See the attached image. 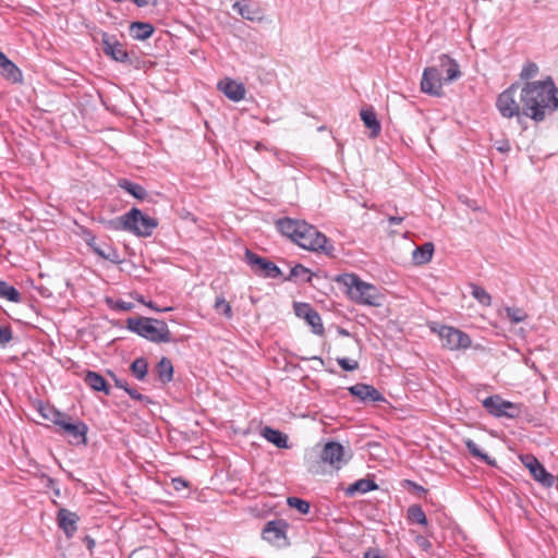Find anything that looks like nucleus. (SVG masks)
<instances>
[{
	"mask_svg": "<svg viewBox=\"0 0 558 558\" xmlns=\"http://www.w3.org/2000/svg\"><path fill=\"white\" fill-rule=\"evenodd\" d=\"M522 114L535 122L545 120L547 112L558 109V88L551 77L526 82L520 87Z\"/></svg>",
	"mask_w": 558,
	"mask_h": 558,
	"instance_id": "nucleus-1",
	"label": "nucleus"
},
{
	"mask_svg": "<svg viewBox=\"0 0 558 558\" xmlns=\"http://www.w3.org/2000/svg\"><path fill=\"white\" fill-rule=\"evenodd\" d=\"M101 223L110 231H126L140 238H148L158 227V220L132 207L122 216L101 220Z\"/></svg>",
	"mask_w": 558,
	"mask_h": 558,
	"instance_id": "nucleus-2",
	"label": "nucleus"
},
{
	"mask_svg": "<svg viewBox=\"0 0 558 558\" xmlns=\"http://www.w3.org/2000/svg\"><path fill=\"white\" fill-rule=\"evenodd\" d=\"M126 328L154 343L172 341L171 331L166 322L151 317H129Z\"/></svg>",
	"mask_w": 558,
	"mask_h": 558,
	"instance_id": "nucleus-3",
	"label": "nucleus"
},
{
	"mask_svg": "<svg viewBox=\"0 0 558 558\" xmlns=\"http://www.w3.org/2000/svg\"><path fill=\"white\" fill-rule=\"evenodd\" d=\"M338 283L347 288L350 299L357 304L378 306V295L373 284L366 283L355 274H342L336 278Z\"/></svg>",
	"mask_w": 558,
	"mask_h": 558,
	"instance_id": "nucleus-4",
	"label": "nucleus"
},
{
	"mask_svg": "<svg viewBox=\"0 0 558 558\" xmlns=\"http://www.w3.org/2000/svg\"><path fill=\"white\" fill-rule=\"evenodd\" d=\"M294 243L304 250L323 252L326 255H331L335 250L327 236L306 221H304L302 229H300Z\"/></svg>",
	"mask_w": 558,
	"mask_h": 558,
	"instance_id": "nucleus-5",
	"label": "nucleus"
},
{
	"mask_svg": "<svg viewBox=\"0 0 558 558\" xmlns=\"http://www.w3.org/2000/svg\"><path fill=\"white\" fill-rule=\"evenodd\" d=\"M519 89V83L510 85L497 97L496 107L504 118H517L518 122L521 123L522 117L524 116L522 114V104L520 99L518 100Z\"/></svg>",
	"mask_w": 558,
	"mask_h": 558,
	"instance_id": "nucleus-6",
	"label": "nucleus"
},
{
	"mask_svg": "<svg viewBox=\"0 0 558 558\" xmlns=\"http://www.w3.org/2000/svg\"><path fill=\"white\" fill-rule=\"evenodd\" d=\"M483 407L495 417L517 418L524 414L521 403L510 402L499 395H493L484 399Z\"/></svg>",
	"mask_w": 558,
	"mask_h": 558,
	"instance_id": "nucleus-7",
	"label": "nucleus"
},
{
	"mask_svg": "<svg viewBox=\"0 0 558 558\" xmlns=\"http://www.w3.org/2000/svg\"><path fill=\"white\" fill-rule=\"evenodd\" d=\"M244 260L258 277L276 279L282 274L275 263L257 255L248 248L245 250Z\"/></svg>",
	"mask_w": 558,
	"mask_h": 558,
	"instance_id": "nucleus-8",
	"label": "nucleus"
},
{
	"mask_svg": "<svg viewBox=\"0 0 558 558\" xmlns=\"http://www.w3.org/2000/svg\"><path fill=\"white\" fill-rule=\"evenodd\" d=\"M318 458L319 462L328 464L336 471L342 469L350 459V457H345L344 447L333 440H329L324 445L319 451Z\"/></svg>",
	"mask_w": 558,
	"mask_h": 558,
	"instance_id": "nucleus-9",
	"label": "nucleus"
},
{
	"mask_svg": "<svg viewBox=\"0 0 558 558\" xmlns=\"http://www.w3.org/2000/svg\"><path fill=\"white\" fill-rule=\"evenodd\" d=\"M58 428L56 432L69 438L72 445H86L87 425L83 421H52Z\"/></svg>",
	"mask_w": 558,
	"mask_h": 558,
	"instance_id": "nucleus-10",
	"label": "nucleus"
},
{
	"mask_svg": "<svg viewBox=\"0 0 558 558\" xmlns=\"http://www.w3.org/2000/svg\"><path fill=\"white\" fill-rule=\"evenodd\" d=\"M288 529L289 524L287 521L282 519L271 520L263 527L262 537L264 541L278 548L287 547L289 545L287 537Z\"/></svg>",
	"mask_w": 558,
	"mask_h": 558,
	"instance_id": "nucleus-11",
	"label": "nucleus"
},
{
	"mask_svg": "<svg viewBox=\"0 0 558 558\" xmlns=\"http://www.w3.org/2000/svg\"><path fill=\"white\" fill-rule=\"evenodd\" d=\"M438 335L442 340V347L449 350L468 349L472 344L468 333L451 326H440Z\"/></svg>",
	"mask_w": 558,
	"mask_h": 558,
	"instance_id": "nucleus-12",
	"label": "nucleus"
},
{
	"mask_svg": "<svg viewBox=\"0 0 558 558\" xmlns=\"http://www.w3.org/2000/svg\"><path fill=\"white\" fill-rule=\"evenodd\" d=\"M101 46L104 53L112 60L123 64H132V59L124 48V45L121 44L114 35L102 33Z\"/></svg>",
	"mask_w": 558,
	"mask_h": 558,
	"instance_id": "nucleus-13",
	"label": "nucleus"
},
{
	"mask_svg": "<svg viewBox=\"0 0 558 558\" xmlns=\"http://www.w3.org/2000/svg\"><path fill=\"white\" fill-rule=\"evenodd\" d=\"M521 462L529 469L532 477L541 483L544 487H551L555 482L554 475L546 471L541 462L533 454H524L520 457Z\"/></svg>",
	"mask_w": 558,
	"mask_h": 558,
	"instance_id": "nucleus-14",
	"label": "nucleus"
},
{
	"mask_svg": "<svg viewBox=\"0 0 558 558\" xmlns=\"http://www.w3.org/2000/svg\"><path fill=\"white\" fill-rule=\"evenodd\" d=\"M421 90L430 96L440 97L442 95V80L437 68L428 66L424 70Z\"/></svg>",
	"mask_w": 558,
	"mask_h": 558,
	"instance_id": "nucleus-15",
	"label": "nucleus"
},
{
	"mask_svg": "<svg viewBox=\"0 0 558 558\" xmlns=\"http://www.w3.org/2000/svg\"><path fill=\"white\" fill-rule=\"evenodd\" d=\"M294 311L298 317L305 319V322L312 327V331L315 335H324L325 329L320 315L308 303H296L294 305Z\"/></svg>",
	"mask_w": 558,
	"mask_h": 558,
	"instance_id": "nucleus-16",
	"label": "nucleus"
},
{
	"mask_svg": "<svg viewBox=\"0 0 558 558\" xmlns=\"http://www.w3.org/2000/svg\"><path fill=\"white\" fill-rule=\"evenodd\" d=\"M78 515L65 508H60L57 512L58 526L64 532L68 538L73 537L77 531Z\"/></svg>",
	"mask_w": 558,
	"mask_h": 558,
	"instance_id": "nucleus-17",
	"label": "nucleus"
},
{
	"mask_svg": "<svg viewBox=\"0 0 558 558\" xmlns=\"http://www.w3.org/2000/svg\"><path fill=\"white\" fill-rule=\"evenodd\" d=\"M304 220L292 219L289 217L280 218L276 221L278 232L295 242L300 229H302Z\"/></svg>",
	"mask_w": 558,
	"mask_h": 558,
	"instance_id": "nucleus-18",
	"label": "nucleus"
},
{
	"mask_svg": "<svg viewBox=\"0 0 558 558\" xmlns=\"http://www.w3.org/2000/svg\"><path fill=\"white\" fill-rule=\"evenodd\" d=\"M352 396L357 397L360 400L366 402L384 401L383 395L373 386L366 384H356L349 388Z\"/></svg>",
	"mask_w": 558,
	"mask_h": 558,
	"instance_id": "nucleus-19",
	"label": "nucleus"
},
{
	"mask_svg": "<svg viewBox=\"0 0 558 558\" xmlns=\"http://www.w3.org/2000/svg\"><path fill=\"white\" fill-rule=\"evenodd\" d=\"M218 89L221 90L225 94V96L232 101H240L245 96L244 85L231 78L220 81L218 83Z\"/></svg>",
	"mask_w": 558,
	"mask_h": 558,
	"instance_id": "nucleus-20",
	"label": "nucleus"
},
{
	"mask_svg": "<svg viewBox=\"0 0 558 558\" xmlns=\"http://www.w3.org/2000/svg\"><path fill=\"white\" fill-rule=\"evenodd\" d=\"M0 75L14 84L23 81L22 71L4 53L1 59Z\"/></svg>",
	"mask_w": 558,
	"mask_h": 558,
	"instance_id": "nucleus-21",
	"label": "nucleus"
},
{
	"mask_svg": "<svg viewBox=\"0 0 558 558\" xmlns=\"http://www.w3.org/2000/svg\"><path fill=\"white\" fill-rule=\"evenodd\" d=\"M360 116L364 125L369 129L371 137H377L381 132V125L375 110L372 107L364 108L361 110Z\"/></svg>",
	"mask_w": 558,
	"mask_h": 558,
	"instance_id": "nucleus-22",
	"label": "nucleus"
},
{
	"mask_svg": "<svg viewBox=\"0 0 558 558\" xmlns=\"http://www.w3.org/2000/svg\"><path fill=\"white\" fill-rule=\"evenodd\" d=\"M85 384L95 391L110 395V387L102 375L94 371H87L84 376Z\"/></svg>",
	"mask_w": 558,
	"mask_h": 558,
	"instance_id": "nucleus-23",
	"label": "nucleus"
},
{
	"mask_svg": "<svg viewBox=\"0 0 558 558\" xmlns=\"http://www.w3.org/2000/svg\"><path fill=\"white\" fill-rule=\"evenodd\" d=\"M378 489V485L372 478H361L352 483L345 488L347 497H354L356 494H366Z\"/></svg>",
	"mask_w": 558,
	"mask_h": 558,
	"instance_id": "nucleus-24",
	"label": "nucleus"
},
{
	"mask_svg": "<svg viewBox=\"0 0 558 558\" xmlns=\"http://www.w3.org/2000/svg\"><path fill=\"white\" fill-rule=\"evenodd\" d=\"M434 255V244L425 242L423 245L417 246L412 253V262L414 265L421 266L429 263Z\"/></svg>",
	"mask_w": 558,
	"mask_h": 558,
	"instance_id": "nucleus-25",
	"label": "nucleus"
},
{
	"mask_svg": "<svg viewBox=\"0 0 558 558\" xmlns=\"http://www.w3.org/2000/svg\"><path fill=\"white\" fill-rule=\"evenodd\" d=\"M260 435L278 448H289L288 436L278 429L265 426L262 428Z\"/></svg>",
	"mask_w": 558,
	"mask_h": 558,
	"instance_id": "nucleus-26",
	"label": "nucleus"
},
{
	"mask_svg": "<svg viewBox=\"0 0 558 558\" xmlns=\"http://www.w3.org/2000/svg\"><path fill=\"white\" fill-rule=\"evenodd\" d=\"M439 62L441 66H447L445 82L451 83L461 76L459 64L448 54H441L439 57Z\"/></svg>",
	"mask_w": 558,
	"mask_h": 558,
	"instance_id": "nucleus-27",
	"label": "nucleus"
},
{
	"mask_svg": "<svg viewBox=\"0 0 558 558\" xmlns=\"http://www.w3.org/2000/svg\"><path fill=\"white\" fill-rule=\"evenodd\" d=\"M154 31V26L146 22H132L130 25V35L136 40H145L149 38Z\"/></svg>",
	"mask_w": 558,
	"mask_h": 558,
	"instance_id": "nucleus-28",
	"label": "nucleus"
},
{
	"mask_svg": "<svg viewBox=\"0 0 558 558\" xmlns=\"http://www.w3.org/2000/svg\"><path fill=\"white\" fill-rule=\"evenodd\" d=\"M158 379L162 384H168L173 379V365L170 359L163 356L156 365Z\"/></svg>",
	"mask_w": 558,
	"mask_h": 558,
	"instance_id": "nucleus-29",
	"label": "nucleus"
},
{
	"mask_svg": "<svg viewBox=\"0 0 558 558\" xmlns=\"http://www.w3.org/2000/svg\"><path fill=\"white\" fill-rule=\"evenodd\" d=\"M233 10H235L243 19L252 22L260 21L263 19L260 10L247 3L235 2L233 4Z\"/></svg>",
	"mask_w": 558,
	"mask_h": 558,
	"instance_id": "nucleus-30",
	"label": "nucleus"
},
{
	"mask_svg": "<svg viewBox=\"0 0 558 558\" xmlns=\"http://www.w3.org/2000/svg\"><path fill=\"white\" fill-rule=\"evenodd\" d=\"M118 185L136 199L142 201L147 197V191L138 183L132 182L128 179H120Z\"/></svg>",
	"mask_w": 558,
	"mask_h": 558,
	"instance_id": "nucleus-31",
	"label": "nucleus"
},
{
	"mask_svg": "<svg viewBox=\"0 0 558 558\" xmlns=\"http://www.w3.org/2000/svg\"><path fill=\"white\" fill-rule=\"evenodd\" d=\"M313 278V272L302 264H296L290 270L289 276L286 280H294L295 282L307 283L311 282Z\"/></svg>",
	"mask_w": 558,
	"mask_h": 558,
	"instance_id": "nucleus-32",
	"label": "nucleus"
},
{
	"mask_svg": "<svg viewBox=\"0 0 558 558\" xmlns=\"http://www.w3.org/2000/svg\"><path fill=\"white\" fill-rule=\"evenodd\" d=\"M0 299H4L13 303H20L22 301V295L15 287L9 284L7 281L0 280Z\"/></svg>",
	"mask_w": 558,
	"mask_h": 558,
	"instance_id": "nucleus-33",
	"label": "nucleus"
},
{
	"mask_svg": "<svg viewBox=\"0 0 558 558\" xmlns=\"http://www.w3.org/2000/svg\"><path fill=\"white\" fill-rule=\"evenodd\" d=\"M465 447L468 448L469 452L477 458L478 460L485 462L486 464L488 465H492V466H495L496 465V461L495 459H492L488 454H486L485 452H483L480 447L475 444V441H473L472 439L470 438H466L463 440Z\"/></svg>",
	"mask_w": 558,
	"mask_h": 558,
	"instance_id": "nucleus-34",
	"label": "nucleus"
},
{
	"mask_svg": "<svg viewBox=\"0 0 558 558\" xmlns=\"http://www.w3.org/2000/svg\"><path fill=\"white\" fill-rule=\"evenodd\" d=\"M407 515L409 521L413 523H417L420 525H427V518L420 505H412L408 508Z\"/></svg>",
	"mask_w": 558,
	"mask_h": 558,
	"instance_id": "nucleus-35",
	"label": "nucleus"
},
{
	"mask_svg": "<svg viewBox=\"0 0 558 558\" xmlns=\"http://www.w3.org/2000/svg\"><path fill=\"white\" fill-rule=\"evenodd\" d=\"M130 369L136 379L143 380L147 375L148 363L145 357H137L132 362Z\"/></svg>",
	"mask_w": 558,
	"mask_h": 558,
	"instance_id": "nucleus-36",
	"label": "nucleus"
},
{
	"mask_svg": "<svg viewBox=\"0 0 558 558\" xmlns=\"http://www.w3.org/2000/svg\"><path fill=\"white\" fill-rule=\"evenodd\" d=\"M94 253L99 257L116 264L121 262L118 251L109 245H105V247L98 245L97 247H94Z\"/></svg>",
	"mask_w": 558,
	"mask_h": 558,
	"instance_id": "nucleus-37",
	"label": "nucleus"
},
{
	"mask_svg": "<svg viewBox=\"0 0 558 558\" xmlns=\"http://www.w3.org/2000/svg\"><path fill=\"white\" fill-rule=\"evenodd\" d=\"M214 308L218 314L223 315L228 319H231L233 316L230 303L222 295L216 296Z\"/></svg>",
	"mask_w": 558,
	"mask_h": 558,
	"instance_id": "nucleus-38",
	"label": "nucleus"
},
{
	"mask_svg": "<svg viewBox=\"0 0 558 558\" xmlns=\"http://www.w3.org/2000/svg\"><path fill=\"white\" fill-rule=\"evenodd\" d=\"M471 288H472V291H471L472 296L480 304H482L484 306H489L492 304V298H490L489 293L486 292L485 289H483L482 287L476 286V284H472Z\"/></svg>",
	"mask_w": 558,
	"mask_h": 558,
	"instance_id": "nucleus-39",
	"label": "nucleus"
},
{
	"mask_svg": "<svg viewBox=\"0 0 558 558\" xmlns=\"http://www.w3.org/2000/svg\"><path fill=\"white\" fill-rule=\"evenodd\" d=\"M287 504L289 507L296 509L301 514H307L311 509L310 502L299 497H289Z\"/></svg>",
	"mask_w": 558,
	"mask_h": 558,
	"instance_id": "nucleus-40",
	"label": "nucleus"
},
{
	"mask_svg": "<svg viewBox=\"0 0 558 558\" xmlns=\"http://www.w3.org/2000/svg\"><path fill=\"white\" fill-rule=\"evenodd\" d=\"M506 317L513 324L521 323L526 319V313L519 307H506Z\"/></svg>",
	"mask_w": 558,
	"mask_h": 558,
	"instance_id": "nucleus-41",
	"label": "nucleus"
},
{
	"mask_svg": "<svg viewBox=\"0 0 558 558\" xmlns=\"http://www.w3.org/2000/svg\"><path fill=\"white\" fill-rule=\"evenodd\" d=\"M537 73H538L537 64L534 63V62H527L522 68V71L520 73V77L522 80H530V78H533L534 76H536Z\"/></svg>",
	"mask_w": 558,
	"mask_h": 558,
	"instance_id": "nucleus-42",
	"label": "nucleus"
},
{
	"mask_svg": "<svg viewBox=\"0 0 558 558\" xmlns=\"http://www.w3.org/2000/svg\"><path fill=\"white\" fill-rule=\"evenodd\" d=\"M107 304L117 311L130 312L133 310L134 304L132 302H126L123 300L112 301L111 299H107Z\"/></svg>",
	"mask_w": 558,
	"mask_h": 558,
	"instance_id": "nucleus-43",
	"label": "nucleus"
},
{
	"mask_svg": "<svg viewBox=\"0 0 558 558\" xmlns=\"http://www.w3.org/2000/svg\"><path fill=\"white\" fill-rule=\"evenodd\" d=\"M13 338L12 329L9 325H0V345L4 347Z\"/></svg>",
	"mask_w": 558,
	"mask_h": 558,
	"instance_id": "nucleus-44",
	"label": "nucleus"
},
{
	"mask_svg": "<svg viewBox=\"0 0 558 558\" xmlns=\"http://www.w3.org/2000/svg\"><path fill=\"white\" fill-rule=\"evenodd\" d=\"M338 364L343 371L352 372L359 367V363L355 360H350L348 357H339L337 359Z\"/></svg>",
	"mask_w": 558,
	"mask_h": 558,
	"instance_id": "nucleus-45",
	"label": "nucleus"
},
{
	"mask_svg": "<svg viewBox=\"0 0 558 558\" xmlns=\"http://www.w3.org/2000/svg\"><path fill=\"white\" fill-rule=\"evenodd\" d=\"M171 485L174 490L181 492L184 488L189 487L187 481H185L183 477H174L171 481Z\"/></svg>",
	"mask_w": 558,
	"mask_h": 558,
	"instance_id": "nucleus-46",
	"label": "nucleus"
},
{
	"mask_svg": "<svg viewBox=\"0 0 558 558\" xmlns=\"http://www.w3.org/2000/svg\"><path fill=\"white\" fill-rule=\"evenodd\" d=\"M132 399L134 400H138V401H147V402H150L149 398L140 393L136 389L134 388H131L129 386V388L126 389L125 391Z\"/></svg>",
	"mask_w": 558,
	"mask_h": 558,
	"instance_id": "nucleus-47",
	"label": "nucleus"
},
{
	"mask_svg": "<svg viewBox=\"0 0 558 558\" xmlns=\"http://www.w3.org/2000/svg\"><path fill=\"white\" fill-rule=\"evenodd\" d=\"M109 375L112 377V379L114 380V384L118 388L126 391V389L129 388V384L126 383V380L117 377L116 374L112 372H109Z\"/></svg>",
	"mask_w": 558,
	"mask_h": 558,
	"instance_id": "nucleus-48",
	"label": "nucleus"
},
{
	"mask_svg": "<svg viewBox=\"0 0 558 558\" xmlns=\"http://www.w3.org/2000/svg\"><path fill=\"white\" fill-rule=\"evenodd\" d=\"M364 558H385L384 555L377 548H371L364 554Z\"/></svg>",
	"mask_w": 558,
	"mask_h": 558,
	"instance_id": "nucleus-49",
	"label": "nucleus"
},
{
	"mask_svg": "<svg viewBox=\"0 0 558 558\" xmlns=\"http://www.w3.org/2000/svg\"><path fill=\"white\" fill-rule=\"evenodd\" d=\"M83 543L86 545L87 549L92 553L95 548V539L90 537L89 535L84 536Z\"/></svg>",
	"mask_w": 558,
	"mask_h": 558,
	"instance_id": "nucleus-50",
	"label": "nucleus"
},
{
	"mask_svg": "<svg viewBox=\"0 0 558 558\" xmlns=\"http://www.w3.org/2000/svg\"><path fill=\"white\" fill-rule=\"evenodd\" d=\"M131 1L134 2L140 8L147 7L150 4L151 5L157 4V0H131Z\"/></svg>",
	"mask_w": 558,
	"mask_h": 558,
	"instance_id": "nucleus-51",
	"label": "nucleus"
},
{
	"mask_svg": "<svg viewBox=\"0 0 558 558\" xmlns=\"http://www.w3.org/2000/svg\"><path fill=\"white\" fill-rule=\"evenodd\" d=\"M145 305L148 306L149 308H151L155 312H169V311H172V307L159 308L151 301H149L148 303H145Z\"/></svg>",
	"mask_w": 558,
	"mask_h": 558,
	"instance_id": "nucleus-52",
	"label": "nucleus"
},
{
	"mask_svg": "<svg viewBox=\"0 0 558 558\" xmlns=\"http://www.w3.org/2000/svg\"><path fill=\"white\" fill-rule=\"evenodd\" d=\"M88 246L94 251V247H97L96 236L92 233H88V238L86 239Z\"/></svg>",
	"mask_w": 558,
	"mask_h": 558,
	"instance_id": "nucleus-53",
	"label": "nucleus"
},
{
	"mask_svg": "<svg viewBox=\"0 0 558 558\" xmlns=\"http://www.w3.org/2000/svg\"><path fill=\"white\" fill-rule=\"evenodd\" d=\"M405 483L410 487H413L416 492H426V489L423 486H421V485H418V484H416V483H414V482H412L410 480H407Z\"/></svg>",
	"mask_w": 558,
	"mask_h": 558,
	"instance_id": "nucleus-54",
	"label": "nucleus"
},
{
	"mask_svg": "<svg viewBox=\"0 0 558 558\" xmlns=\"http://www.w3.org/2000/svg\"><path fill=\"white\" fill-rule=\"evenodd\" d=\"M404 220L403 217H397V216H391L389 217L388 221L389 223L392 226V225H400L402 221Z\"/></svg>",
	"mask_w": 558,
	"mask_h": 558,
	"instance_id": "nucleus-55",
	"label": "nucleus"
},
{
	"mask_svg": "<svg viewBox=\"0 0 558 558\" xmlns=\"http://www.w3.org/2000/svg\"><path fill=\"white\" fill-rule=\"evenodd\" d=\"M338 333L344 337H349L350 332L344 328H338Z\"/></svg>",
	"mask_w": 558,
	"mask_h": 558,
	"instance_id": "nucleus-56",
	"label": "nucleus"
},
{
	"mask_svg": "<svg viewBox=\"0 0 558 558\" xmlns=\"http://www.w3.org/2000/svg\"><path fill=\"white\" fill-rule=\"evenodd\" d=\"M417 542H418V544H420V545H422V546H425V545H426V546H429V543H428L425 538H423V537H418V538H417Z\"/></svg>",
	"mask_w": 558,
	"mask_h": 558,
	"instance_id": "nucleus-57",
	"label": "nucleus"
},
{
	"mask_svg": "<svg viewBox=\"0 0 558 558\" xmlns=\"http://www.w3.org/2000/svg\"><path fill=\"white\" fill-rule=\"evenodd\" d=\"M136 301H137V302H140V303H142V304H144V305H145V303H147V302L145 301V299H144V296H143V295H138V296H136Z\"/></svg>",
	"mask_w": 558,
	"mask_h": 558,
	"instance_id": "nucleus-58",
	"label": "nucleus"
},
{
	"mask_svg": "<svg viewBox=\"0 0 558 558\" xmlns=\"http://www.w3.org/2000/svg\"><path fill=\"white\" fill-rule=\"evenodd\" d=\"M311 360L318 361L322 365H324V360L319 356H313Z\"/></svg>",
	"mask_w": 558,
	"mask_h": 558,
	"instance_id": "nucleus-59",
	"label": "nucleus"
},
{
	"mask_svg": "<svg viewBox=\"0 0 558 558\" xmlns=\"http://www.w3.org/2000/svg\"><path fill=\"white\" fill-rule=\"evenodd\" d=\"M509 148H510V147H509V145H507L506 147H505V146H501V147H499L498 149H499L500 151H508V150H509Z\"/></svg>",
	"mask_w": 558,
	"mask_h": 558,
	"instance_id": "nucleus-60",
	"label": "nucleus"
},
{
	"mask_svg": "<svg viewBox=\"0 0 558 558\" xmlns=\"http://www.w3.org/2000/svg\"><path fill=\"white\" fill-rule=\"evenodd\" d=\"M40 413H41L43 417L47 418V414L43 413L41 410H40Z\"/></svg>",
	"mask_w": 558,
	"mask_h": 558,
	"instance_id": "nucleus-61",
	"label": "nucleus"
}]
</instances>
